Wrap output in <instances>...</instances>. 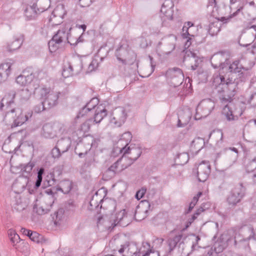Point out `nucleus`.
I'll return each instance as SVG.
<instances>
[{
	"label": "nucleus",
	"instance_id": "nucleus-63",
	"mask_svg": "<svg viewBox=\"0 0 256 256\" xmlns=\"http://www.w3.org/2000/svg\"><path fill=\"white\" fill-rule=\"evenodd\" d=\"M98 66V60L94 58L90 64L89 65V70H93L96 69Z\"/></svg>",
	"mask_w": 256,
	"mask_h": 256
},
{
	"label": "nucleus",
	"instance_id": "nucleus-25",
	"mask_svg": "<svg viewBox=\"0 0 256 256\" xmlns=\"http://www.w3.org/2000/svg\"><path fill=\"white\" fill-rule=\"evenodd\" d=\"M27 206L28 203L25 200H22L20 196H16L14 202L12 204L13 210L21 212L26 210Z\"/></svg>",
	"mask_w": 256,
	"mask_h": 256
},
{
	"label": "nucleus",
	"instance_id": "nucleus-56",
	"mask_svg": "<svg viewBox=\"0 0 256 256\" xmlns=\"http://www.w3.org/2000/svg\"><path fill=\"white\" fill-rule=\"evenodd\" d=\"M193 26V24L190 22H186L182 28V36L183 38H186L188 36H193V34H190L189 31Z\"/></svg>",
	"mask_w": 256,
	"mask_h": 256
},
{
	"label": "nucleus",
	"instance_id": "nucleus-26",
	"mask_svg": "<svg viewBox=\"0 0 256 256\" xmlns=\"http://www.w3.org/2000/svg\"><path fill=\"white\" fill-rule=\"evenodd\" d=\"M14 64L15 62L12 60H9L7 62L1 64H0V72L6 74L8 77Z\"/></svg>",
	"mask_w": 256,
	"mask_h": 256
},
{
	"label": "nucleus",
	"instance_id": "nucleus-39",
	"mask_svg": "<svg viewBox=\"0 0 256 256\" xmlns=\"http://www.w3.org/2000/svg\"><path fill=\"white\" fill-rule=\"evenodd\" d=\"M66 12L64 6L63 4H59L54 9L52 14L54 17L62 18Z\"/></svg>",
	"mask_w": 256,
	"mask_h": 256
},
{
	"label": "nucleus",
	"instance_id": "nucleus-20",
	"mask_svg": "<svg viewBox=\"0 0 256 256\" xmlns=\"http://www.w3.org/2000/svg\"><path fill=\"white\" fill-rule=\"evenodd\" d=\"M15 96L16 92L14 91L6 94L1 100L0 110H8V108L14 104Z\"/></svg>",
	"mask_w": 256,
	"mask_h": 256
},
{
	"label": "nucleus",
	"instance_id": "nucleus-11",
	"mask_svg": "<svg viewBox=\"0 0 256 256\" xmlns=\"http://www.w3.org/2000/svg\"><path fill=\"white\" fill-rule=\"evenodd\" d=\"M36 74V72H33L31 69L25 70L22 72V74L16 78V82L21 86H28L34 80Z\"/></svg>",
	"mask_w": 256,
	"mask_h": 256
},
{
	"label": "nucleus",
	"instance_id": "nucleus-5",
	"mask_svg": "<svg viewBox=\"0 0 256 256\" xmlns=\"http://www.w3.org/2000/svg\"><path fill=\"white\" fill-rule=\"evenodd\" d=\"M256 38V26L253 25L246 28L240 36L239 44L243 46H247L252 43Z\"/></svg>",
	"mask_w": 256,
	"mask_h": 256
},
{
	"label": "nucleus",
	"instance_id": "nucleus-33",
	"mask_svg": "<svg viewBox=\"0 0 256 256\" xmlns=\"http://www.w3.org/2000/svg\"><path fill=\"white\" fill-rule=\"evenodd\" d=\"M184 238H185L184 237L182 234H179L174 238H170L168 240V244L169 246L170 252L178 244H179L180 242H182V239H184Z\"/></svg>",
	"mask_w": 256,
	"mask_h": 256
},
{
	"label": "nucleus",
	"instance_id": "nucleus-29",
	"mask_svg": "<svg viewBox=\"0 0 256 256\" xmlns=\"http://www.w3.org/2000/svg\"><path fill=\"white\" fill-rule=\"evenodd\" d=\"M151 252L150 244L144 242H142V246L134 252L132 256H148Z\"/></svg>",
	"mask_w": 256,
	"mask_h": 256
},
{
	"label": "nucleus",
	"instance_id": "nucleus-18",
	"mask_svg": "<svg viewBox=\"0 0 256 256\" xmlns=\"http://www.w3.org/2000/svg\"><path fill=\"white\" fill-rule=\"evenodd\" d=\"M119 151L120 153L124 152L128 156L129 158L133 160L136 161L140 156L142 152L139 148H130V146L119 147Z\"/></svg>",
	"mask_w": 256,
	"mask_h": 256
},
{
	"label": "nucleus",
	"instance_id": "nucleus-62",
	"mask_svg": "<svg viewBox=\"0 0 256 256\" xmlns=\"http://www.w3.org/2000/svg\"><path fill=\"white\" fill-rule=\"evenodd\" d=\"M51 154L52 156L56 158H59L62 153V152L58 148L57 146H55L52 150Z\"/></svg>",
	"mask_w": 256,
	"mask_h": 256
},
{
	"label": "nucleus",
	"instance_id": "nucleus-1",
	"mask_svg": "<svg viewBox=\"0 0 256 256\" xmlns=\"http://www.w3.org/2000/svg\"><path fill=\"white\" fill-rule=\"evenodd\" d=\"M228 88V94L224 96L221 100V107L223 112H232L234 106L232 102L233 97L236 95L238 90V84L231 80L226 82L224 88Z\"/></svg>",
	"mask_w": 256,
	"mask_h": 256
},
{
	"label": "nucleus",
	"instance_id": "nucleus-3",
	"mask_svg": "<svg viewBox=\"0 0 256 256\" xmlns=\"http://www.w3.org/2000/svg\"><path fill=\"white\" fill-rule=\"evenodd\" d=\"M96 146V140L93 138H86L76 144L74 152L80 158H82L88 153L92 147Z\"/></svg>",
	"mask_w": 256,
	"mask_h": 256
},
{
	"label": "nucleus",
	"instance_id": "nucleus-10",
	"mask_svg": "<svg viewBox=\"0 0 256 256\" xmlns=\"http://www.w3.org/2000/svg\"><path fill=\"white\" fill-rule=\"evenodd\" d=\"M201 62L196 54L190 50H186L184 56V62L192 70H195Z\"/></svg>",
	"mask_w": 256,
	"mask_h": 256
},
{
	"label": "nucleus",
	"instance_id": "nucleus-14",
	"mask_svg": "<svg viewBox=\"0 0 256 256\" xmlns=\"http://www.w3.org/2000/svg\"><path fill=\"white\" fill-rule=\"evenodd\" d=\"M150 63L143 64L140 66L138 65V72L140 76L147 78L149 76L154 72L155 65L152 62V58L149 56Z\"/></svg>",
	"mask_w": 256,
	"mask_h": 256
},
{
	"label": "nucleus",
	"instance_id": "nucleus-13",
	"mask_svg": "<svg viewBox=\"0 0 256 256\" xmlns=\"http://www.w3.org/2000/svg\"><path fill=\"white\" fill-rule=\"evenodd\" d=\"M24 40V36L20 34H14L12 39L8 43L6 50L10 52H14L22 46Z\"/></svg>",
	"mask_w": 256,
	"mask_h": 256
},
{
	"label": "nucleus",
	"instance_id": "nucleus-40",
	"mask_svg": "<svg viewBox=\"0 0 256 256\" xmlns=\"http://www.w3.org/2000/svg\"><path fill=\"white\" fill-rule=\"evenodd\" d=\"M132 138V136L130 132H124L122 135V138L118 142V145H122L123 146L127 147L128 143L130 142Z\"/></svg>",
	"mask_w": 256,
	"mask_h": 256
},
{
	"label": "nucleus",
	"instance_id": "nucleus-36",
	"mask_svg": "<svg viewBox=\"0 0 256 256\" xmlns=\"http://www.w3.org/2000/svg\"><path fill=\"white\" fill-rule=\"evenodd\" d=\"M64 210L62 208H60L52 216V220L54 222V224L56 226H59L62 224V222L64 218Z\"/></svg>",
	"mask_w": 256,
	"mask_h": 256
},
{
	"label": "nucleus",
	"instance_id": "nucleus-15",
	"mask_svg": "<svg viewBox=\"0 0 256 256\" xmlns=\"http://www.w3.org/2000/svg\"><path fill=\"white\" fill-rule=\"evenodd\" d=\"M28 182V176H20L13 183L12 188L16 193H20L25 189Z\"/></svg>",
	"mask_w": 256,
	"mask_h": 256
},
{
	"label": "nucleus",
	"instance_id": "nucleus-52",
	"mask_svg": "<svg viewBox=\"0 0 256 256\" xmlns=\"http://www.w3.org/2000/svg\"><path fill=\"white\" fill-rule=\"evenodd\" d=\"M100 200L98 199V196L97 194L92 196V200L90 202V206L88 209L90 210H94L98 208L102 203H100Z\"/></svg>",
	"mask_w": 256,
	"mask_h": 256
},
{
	"label": "nucleus",
	"instance_id": "nucleus-50",
	"mask_svg": "<svg viewBox=\"0 0 256 256\" xmlns=\"http://www.w3.org/2000/svg\"><path fill=\"white\" fill-rule=\"evenodd\" d=\"M190 113H182L178 118V126H181L184 124H186L192 118Z\"/></svg>",
	"mask_w": 256,
	"mask_h": 256
},
{
	"label": "nucleus",
	"instance_id": "nucleus-54",
	"mask_svg": "<svg viewBox=\"0 0 256 256\" xmlns=\"http://www.w3.org/2000/svg\"><path fill=\"white\" fill-rule=\"evenodd\" d=\"M34 165L35 164L34 162H30L26 164H20V166L21 169V171L22 172H25L28 174H30Z\"/></svg>",
	"mask_w": 256,
	"mask_h": 256
},
{
	"label": "nucleus",
	"instance_id": "nucleus-43",
	"mask_svg": "<svg viewBox=\"0 0 256 256\" xmlns=\"http://www.w3.org/2000/svg\"><path fill=\"white\" fill-rule=\"evenodd\" d=\"M229 70L232 72H240L242 70H247L240 64L239 60H236L230 64L228 68Z\"/></svg>",
	"mask_w": 256,
	"mask_h": 256
},
{
	"label": "nucleus",
	"instance_id": "nucleus-22",
	"mask_svg": "<svg viewBox=\"0 0 256 256\" xmlns=\"http://www.w3.org/2000/svg\"><path fill=\"white\" fill-rule=\"evenodd\" d=\"M32 116V113H17L12 128L22 125Z\"/></svg>",
	"mask_w": 256,
	"mask_h": 256
},
{
	"label": "nucleus",
	"instance_id": "nucleus-16",
	"mask_svg": "<svg viewBox=\"0 0 256 256\" xmlns=\"http://www.w3.org/2000/svg\"><path fill=\"white\" fill-rule=\"evenodd\" d=\"M98 102L99 100L97 98H93L87 103L83 110L88 112L94 110L95 112H106L104 106L102 104L98 105Z\"/></svg>",
	"mask_w": 256,
	"mask_h": 256
},
{
	"label": "nucleus",
	"instance_id": "nucleus-44",
	"mask_svg": "<svg viewBox=\"0 0 256 256\" xmlns=\"http://www.w3.org/2000/svg\"><path fill=\"white\" fill-rule=\"evenodd\" d=\"M52 90L50 87H46V86H42L38 89V94L42 99H45L51 93Z\"/></svg>",
	"mask_w": 256,
	"mask_h": 256
},
{
	"label": "nucleus",
	"instance_id": "nucleus-34",
	"mask_svg": "<svg viewBox=\"0 0 256 256\" xmlns=\"http://www.w3.org/2000/svg\"><path fill=\"white\" fill-rule=\"evenodd\" d=\"M122 154H123L122 156L118 160L120 164V170L126 169L134 162L133 160L130 158L128 155L124 154V152Z\"/></svg>",
	"mask_w": 256,
	"mask_h": 256
},
{
	"label": "nucleus",
	"instance_id": "nucleus-17",
	"mask_svg": "<svg viewBox=\"0 0 256 256\" xmlns=\"http://www.w3.org/2000/svg\"><path fill=\"white\" fill-rule=\"evenodd\" d=\"M150 206L148 202L138 205L135 210L134 218L137 221H140L147 216L148 208Z\"/></svg>",
	"mask_w": 256,
	"mask_h": 256
},
{
	"label": "nucleus",
	"instance_id": "nucleus-46",
	"mask_svg": "<svg viewBox=\"0 0 256 256\" xmlns=\"http://www.w3.org/2000/svg\"><path fill=\"white\" fill-rule=\"evenodd\" d=\"M189 160V156L187 152H182L178 154L176 161L178 164L184 165L187 163Z\"/></svg>",
	"mask_w": 256,
	"mask_h": 256
},
{
	"label": "nucleus",
	"instance_id": "nucleus-55",
	"mask_svg": "<svg viewBox=\"0 0 256 256\" xmlns=\"http://www.w3.org/2000/svg\"><path fill=\"white\" fill-rule=\"evenodd\" d=\"M214 251L216 253L218 254L223 251V250L226 247V244L220 240H218L214 244Z\"/></svg>",
	"mask_w": 256,
	"mask_h": 256
},
{
	"label": "nucleus",
	"instance_id": "nucleus-27",
	"mask_svg": "<svg viewBox=\"0 0 256 256\" xmlns=\"http://www.w3.org/2000/svg\"><path fill=\"white\" fill-rule=\"evenodd\" d=\"M132 247H134V246L130 244L129 242L126 241L120 244V246L117 248V250L122 256H126L132 253Z\"/></svg>",
	"mask_w": 256,
	"mask_h": 256
},
{
	"label": "nucleus",
	"instance_id": "nucleus-19",
	"mask_svg": "<svg viewBox=\"0 0 256 256\" xmlns=\"http://www.w3.org/2000/svg\"><path fill=\"white\" fill-rule=\"evenodd\" d=\"M108 118L111 124L116 126H121L125 122L127 115L126 113H109Z\"/></svg>",
	"mask_w": 256,
	"mask_h": 256
},
{
	"label": "nucleus",
	"instance_id": "nucleus-37",
	"mask_svg": "<svg viewBox=\"0 0 256 256\" xmlns=\"http://www.w3.org/2000/svg\"><path fill=\"white\" fill-rule=\"evenodd\" d=\"M198 107H202L204 110L211 112L214 107V103L210 99L204 100L198 104Z\"/></svg>",
	"mask_w": 256,
	"mask_h": 256
},
{
	"label": "nucleus",
	"instance_id": "nucleus-59",
	"mask_svg": "<svg viewBox=\"0 0 256 256\" xmlns=\"http://www.w3.org/2000/svg\"><path fill=\"white\" fill-rule=\"evenodd\" d=\"M108 117L107 113H95L94 118L96 123H99L104 118Z\"/></svg>",
	"mask_w": 256,
	"mask_h": 256
},
{
	"label": "nucleus",
	"instance_id": "nucleus-12",
	"mask_svg": "<svg viewBox=\"0 0 256 256\" xmlns=\"http://www.w3.org/2000/svg\"><path fill=\"white\" fill-rule=\"evenodd\" d=\"M243 196V187L242 184H240L232 189L227 198L228 202L230 204L234 206L240 202Z\"/></svg>",
	"mask_w": 256,
	"mask_h": 256
},
{
	"label": "nucleus",
	"instance_id": "nucleus-30",
	"mask_svg": "<svg viewBox=\"0 0 256 256\" xmlns=\"http://www.w3.org/2000/svg\"><path fill=\"white\" fill-rule=\"evenodd\" d=\"M60 94V92H54L52 90L45 99L44 102L47 103L50 108L54 106L57 104Z\"/></svg>",
	"mask_w": 256,
	"mask_h": 256
},
{
	"label": "nucleus",
	"instance_id": "nucleus-4",
	"mask_svg": "<svg viewBox=\"0 0 256 256\" xmlns=\"http://www.w3.org/2000/svg\"><path fill=\"white\" fill-rule=\"evenodd\" d=\"M62 124L58 122L48 123L42 127V135L46 138H54L58 134L63 133Z\"/></svg>",
	"mask_w": 256,
	"mask_h": 256
},
{
	"label": "nucleus",
	"instance_id": "nucleus-58",
	"mask_svg": "<svg viewBox=\"0 0 256 256\" xmlns=\"http://www.w3.org/2000/svg\"><path fill=\"white\" fill-rule=\"evenodd\" d=\"M42 236L36 232H30V239L34 242L39 243L41 242Z\"/></svg>",
	"mask_w": 256,
	"mask_h": 256
},
{
	"label": "nucleus",
	"instance_id": "nucleus-7",
	"mask_svg": "<svg viewBox=\"0 0 256 256\" xmlns=\"http://www.w3.org/2000/svg\"><path fill=\"white\" fill-rule=\"evenodd\" d=\"M194 173L196 174L199 182H204L208 178L210 172V166L208 162H203L200 164Z\"/></svg>",
	"mask_w": 256,
	"mask_h": 256
},
{
	"label": "nucleus",
	"instance_id": "nucleus-28",
	"mask_svg": "<svg viewBox=\"0 0 256 256\" xmlns=\"http://www.w3.org/2000/svg\"><path fill=\"white\" fill-rule=\"evenodd\" d=\"M116 56L118 60L124 64H126V62L130 59L128 50L122 47L116 50Z\"/></svg>",
	"mask_w": 256,
	"mask_h": 256
},
{
	"label": "nucleus",
	"instance_id": "nucleus-64",
	"mask_svg": "<svg viewBox=\"0 0 256 256\" xmlns=\"http://www.w3.org/2000/svg\"><path fill=\"white\" fill-rule=\"evenodd\" d=\"M119 166H120V164L118 160L108 169V171L115 172L117 169L118 168Z\"/></svg>",
	"mask_w": 256,
	"mask_h": 256
},
{
	"label": "nucleus",
	"instance_id": "nucleus-31",
	"mask_svg": "<svg viewBox=\"0 0 256 256\" xmlns=\"http://www.w3.org/2000/svg\"><path fill=\"white\" fill-rule=\"evenodd\" d=\"M100 203H102L100 208L108 210L110 214H112L115 210L116 204L114 201L110 200H103L100 199Z\"/></svg>",
	"mask_w": 256,
	"mask_h": 256
},
{
	"label": "nucleus",
	"instance_id": "nucleus-53",
	"mask_svg": "<svg viewBox=\"0 0 256 256\" xmlns=\"http://www.w3.org/2000/svg\"><path fill=\"white\" fill-rule=\"evenodd\" d=\"M73 68L70 63H66L64 65L62 75L64 78H68L72 75Z\"/></svg>",
	"mask_w": 256,
	"mask_h": 256
},
{
	"label": "nucleus",
	"instance_id": "nucleus-61",
	"mask_svg": "<svg viewBox=\"0 0 256 256\" xmlns=\"http://www.w3.org/2000/svg\"><path fill=\"white\" fill-rule=\"evenodd\" d=\"M231 150L234 151V152H228V156H231L232 160L231 161L232 163H234L237 159L238 156V150L236 148H230Z\"/></svg>",
	"mask_w": 256,
	"mask_h": 256
},
{
	"label": "nucleus",
	"instance_id": "nucleus-38",
	"mask_svg": "<svg viewBox=\"0 0 256 256\" xmlns=\"http://www.w3.org/2000/svg\"><path fill=\"white\" fill-rule=\"evenodd\" d=\"M38 14H40L34 4L32 6H28L25 10V16L29 20L35 18Z\"/></svg>",
	"mask_w": 256,
	"mask_h": 256
},
{
	"label": "nucleus",
	"instance_id": "nucleus-6",
	"mask_svg": "<svg viewBox=\"0 0 256 256\" xmlns=\"http://www.w3.org/2000/svg\"><path fill=\"white\" fill-rule=\"evenodd\" d=\"M166 76L168 82L174 87L181 84L184 79V74L178 68L168 70L166 72Z\"/></svg>",
	"mask_w": 256,
	"mask_h": 256
},
{
	"label": "nucleus",
	"instance_id": "nucleus-23",
	"mask_svg": "<svg viewBox=\"0 0 256 256\" xmlns=\"http://www.w3.org/2000/svg\"><path fill=\"white\" fill-rule=\"evenodd\" d=\"M173 4L171 1L166 0L162 4L161 12L163 13L168 20H172L174 11Z\"/></svg>",
	"mask_w": 256,
	"mask_h": 256
},
{
	"label": "nucleus",
	"instance_id": "nucleus-49",
	"mask_svg": "<svg viewBox=\"0 0 256 256\" xmlns=\"http://www.w3.org/2000/svg\"><path fill=\"white\" fill-rule=\"evenodd\" d=\"M8 233L11 242L13 246H14L20 242V236L16 233L15 230L12 229L9 230Z\"/></svg>",
	"mask_w": 256,
	"mask_h": 256
},
{
	"label": "nucleus",
	"instance_id": "nucleus-42",
	"mask_svg": "<svg viewBox=\"0 0 256 256\" xmlns=\"http://www.w3.org/2000/svg\"><path fill=\"white\" fill-rule=\"evenodd\" d=\"M212 136L217 143L222 142L223 139V132L220 130H215L212 132L209 136L208 138H210Z\"/></svg>",
	"mask_w": 256,
	"mask_h": 256
},
{
	"label": "nucleus",
	"instance_id": "nucleus-60",
	"mask_svg": "<svg viewBox=\"0 0 256 256\" xmlns=\"http://www.w3.org/2000/svg\"><path fill=\"white\" fill-rule=\"evenodd\" d=\"M96 162L94 156L92 154L86 157L84 165L87 167L90 166L94 164Z\"/></svg>",
	"mask_w": 256,
	"mask_h": 256
},
{
	"label": "nucleus",
	"instance_id": "nucleus-32",
	"mask_svg": "<svg viewBox=\"0 0 256 256\" xmlns=\"http://www.w3.org/2000/svg\"><path fill=\"white\" fill-rule=\"evenodd\" d=\"M70 146V140L68 138H62L58 140L56 146L62 152H66Z\"/></svg>",
	"mask_w": 256,
	"mask_h": 256
},
{
	"label": "nucleus",
	"instance_id": "nucleus-47",
	"mask_svg": "<svg viewBox=\"0 0 256 256\" xmlns=\"http://www.w3.org/2000/svg\"><path fill=\"white\" fill-rule=\"evenodd\" d=\"M44 202V207L45 208H48L49 210H50V208H52V204L54 202V198L52 196H44L40 201V204H42Z\"/></svg>",
	"mask_w": 256,
	"mask_h": 256
},
{
	"label": "nucleus",
	"instance_id": "nucleus-9",
	"mask_svg": "<svg viewBox=\"0 0 256 256\" xmlns=\"http://www.w3.org/2000/svg\"><path fill=\"white\" fill-rule=\"evenodd\" d=\"M176 36L171 34L165 37L162 42L158 43V46L160 44L163 45L161 52L163 54H168L173 51L176 47Z\"/></svg>",
	"mask_w": 256,
	"mask_h": 256
},
{
	"label": "nucleus",
	"instance_id": "nucleus-48",
	"mask_svg": "<svg viewBox=\"0 0 256 256\" xmlns=\"http://www.w3.org/2000/svg\"><path fill=\"white\" fill-rule=\"evenodd\" d=\"M220 22L218 21L210 24L208 29L210 34L212 36L217 34L220 30Z\"/></svg>",
	"mask_w": 256,
	"mask_h": 256
},
{
	"label": "nucleus",
	"instance_id": "nucleus-8",
	"mask_svg": "<svg viewBox=\"0 0 256 256\" xmlns=\"http://www.w3.org/2000/svg\"><path fill=\"white\" fill-rule=\"evenodd\" d=\"M64 40H68V34L64 30H59L48 42L49 50L54 52L60 47V43Z\"/></svg>",
	"mask_w": 256,
	"mask_h": 256
},
{
	"label": "nucleus",
	"instance_id": "nucleus-21",
	"mask_svg": "<svg viewBox=\"0 0 256 256\" xmlns=\"http://www.w3.org/2000/svg\"><path fill=\"white\" fill-rule=\"evenodd\" d=\"M226 60V58L223 52H218L214 54L211 58L210 62L214 68L221 66Z\"/></svg>",
	"mask_w": 256,
	"mask_h": 256
},
{
	"label": "nucleus",
	"instance_id": "nucleus-51",
	"mask_svg": "<svg viewBox=\"0 0 256 256\" xmlns=\"http://www.w3.org/2000/svg\"><path fill=\"white\" fill-rule=\"evenodd\" d=\"M44 203L42 204H35L34 206V212H36L39 215H43L48 213L50 210L48 208L44 207Z\"/></svg>",
	"mask_w": 256,
	"mask_h": 256
},
{
	"label": "nucleus",
	"instance_id": "nucleus-2",
	"mask_svg": "<svg viewBox=\"0 0 256 256\" xmlns=\"http://www.w3.org/2000/svg\"><path fill=\"white\" fill-rule=\"evenodd\" d=\"M200 240V236L195 235L190 238L182 239L178 245V250L180 256H188L192 250L196 249L198 242Z\"/></svg>",
	"mask_w": 256,
	"mask_h": 256
},
{
	"label": "nucleus",
	"instance_id": "nucleus-24",
	"mask_svg": "<svg viewBox=\"0 0 256 256\" xmlns=\"http://www.w3.org/2000/svg\"><path fill=\"white\" fill-rule=\"evenodd\" d=\"M228 80H225L224 77L220 74H214L212 79V85L215 88L220 87L222 89L224 88L226 82Z\"/></svg>",
	"mask_w": 256,
	"mask_h": 256
},
{
	"label": "nucleus",
	"instance_id": "nucleus-41",
	"mask_svg": "<svg viewBox=\"0 0 256 256\" xmlns=\"http://www.w3.org/2000/svg\"><path fill=\"white\" fill-rule=\"evenodd\" d=\"M72 188V182L68 180H66L62 182L60 186L57 190H62L64 194H68Z\"/></svg>",
	"mask_w": 256,
	"mask_h": 256
},
{
	"label": "nucleus",
	"instance_id": "nucleus-35",
	"mask_svg": "<svg viewBox=\"0 0 256 256\" xmlns=\"http://www.w3.org/2000/svg\"><path fill=\"white\" fill-rule=\"evenodd\" d=\"M39 13L42 12L47 10L50 6V0H38L34 4Z\"/></svg>",
	"mask_w": 256,
	"mask_h": 256
},
{
	"label": "nucleus",
	"instance_id": "nucleus-57",
	"mask_svg": "<svg viewBox=\"0 0 256 256\" xmlns=\"http://www.w3.org/2000/svg\"><path fill=\"white\" fill-rule=\"evenodd\" d=\"M256 169V160L254 158L247 162L246 164V170L247 171V172H253Z\"/></svg>",
	"mask_w": 256,
	"mask_h": 256
},
{
	"label": "nucleus",
	"instance_id": "nucleus-45",
	"mask_svg": "<svg viewBox=\"0 0 256 256\" xmlns=\"http://www.w3.org/2000/svg\"><path fill=\"white\" fill-rule=\"evenodd\" d=\"M32 92L28 88L22 89L18 92L20 100L22 102L28 101L30 98Z\"/></svg>",
	"mask_w": 256,
	"mask_h": 256
}]
</instances>
